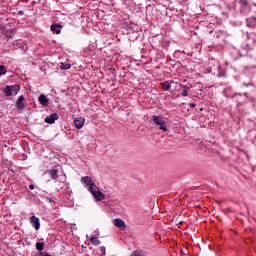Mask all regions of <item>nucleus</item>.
Instances as JSON below:
<instances>
[{
    "instance_id": "25",
    "label": "nucleus",
    "mask_w": 256,
    "mask_h": 256,
    "mask_svg": "<svg viewBox=\"0 0 256 256\" xmlns=\"http://www.w3.org/2000/svg\"><path fill=\"white\" fill-rule=\"evenodd\" d=\"M22 48L26 49V48H27V45L24 44V45L22 46Z\"/></svg>"
},
{
    "instance_id": "18",
    "label": "nucleus",
    "mask_w": 256,
    "mask_h": 256,
    "mask_svg": "<svg viewBox=\"0 0 256 256\" xmlns=\"http://www.w3.org/2000/svg\"><path fill=\"white\" fill-rule=\"evenodd\" d=\"M5 73H7V71H5V66L0 65V75H5Z\"/></svg>"
},
{
    "instance_id": "1",
    "label": "nucleus",
    "mask_w": 256,
    "mask_h": 256,
    "mask_svg": "<svg viewBox=\"0 0 256 256\" xmlns=\"http://www.w3.org/2000/svg\"><path fill=\"white\" fill-rule=\"evenodd\" d=\"M152 121L155 123V125L158 127V129H160V131H164L165 133H167V131H169V129L167 128V123L165 122L163 117L153 115Z\"/></svg>"
},
{
    "instance_id": "24",
    "label": "nucleus",
    "mask_w": 256,
    "mask_h": 256,
    "mask_svg": "<svg viewBox=\"0 0 256 256\" xmlns=\"http://www.w3.org/2000/svg\"><path fill=\"white\" fill-rule=\"evenodd\" d=\"M18 15H23V11H18Z\"/></svg>"
},
{
    "instance_id": "12",
    "label": "nucleus",
    "mask_w": 256,
    "mask_h": 256,
    "mask_svg": "<svg viewBox=\"0 0 256 256\" xmlns=\"http://www.w3.org/2000/svg\"><path fill=\"white\" fill-rule=\"evenodd\" d=\"M51 31L56 33V35H59L61 33V25L60 24H54L51 26Z\"/></svg>"
},
{
    "instance_id": "9",
    "label": "nucleus",
    "mask_w": 256,
    "mask_h": 256,
    "mask_svg": "<svg viewBox=\"0 0 256 256\" xmlns=\"http://www.w3.org/2000/svg\"><path fill=\"white\" fill-rule=\"evenodd\" d=\"M74 125L76 129H83V125H85V119L84 118H76L74 120Z\"/></svg>"
},
{
    "instance_id": "22",
    "label": "nucleus",
    "mask_w": 256,
    "mask_h": 256,
    "mask_svg": "<svg viewBox=\"0 0 256 256\" xmlns=\"http://www.w3.org/2000/svg\"><path fill=\"white\" fill-rule=\"evenodd\" d=\"M29 189H31V190L35 189V186L33 184H30Z\"/></svg>"
},
{
    "instance_id": "20",
    "label": "nucleus",
    "mask_w": 256,
    "mask_h": 256,
    "mask_svg": "<svg viewBox=\"0 0 256 256\" xmlns=\"http://www.w3.org/2000/svg\"><path fill=\"white\" fill-rule=\"evenodd\" d=\"M100 250H101L102 255H105V254H106V248H105V246L100 247Z\"/></svg>"
},
{
    "instance_id": "21",
    "label": "nucleus",
    "mask_w": 256,
    "mask_h": 256,
    "mask_svg": "<svg viewBox=\"0 0 256 256\" xmlns=\"http://www.w3.org/2000/svg\"><path fill=\"white\" fill-rule=\"evenodd\" d=\"M239 3H241V5L247 6V0H239Z\"/></svg>"
},
{
    "instance_id": "19",
    "label": "nucleus",
    "mask_w": 256,
    "mask_h": 256,
    "mask_svg": "<svg viewBox=\"0 0 256 256\" xmlns=\"http://www.w3.org/2000/svg\"><path fill=\"white\" fill-rule=\"evenodd\" d=\"M63 69H71V64H63L61 66Z\"/></svg>"
},
{
    "instance_id": "2",
    "label": "nucleus",
    "mask_w": 256,
    "mask_h": 256,
    "mask_svg": "<svg viewBox=\"0 0 256 256\" xmlns=\"http://www.w3.org/2000/svg\"><path fill=\"white\" fill-rule=\"evenodd\" d=\"M81 183H83L85 185V187H87L89 192L93 191V189H95V187H97V185H95V182H93V179H91V177H89V176L82 177Z\"/></svg>"
},
{
    "instance_id": "5",
    "label": "nucleus",
    "mask_w": 256,
    "mask_h": 256,
    "mask_svg": "<svg viewBox=\"0 0 256 256\" xmlns=\"http://www.w3.org/2000/svg\"><path fill=\"white\" fill-rule=\"evenodd\" d=\"M30 224L32 225V227H34L36 231H39V229H41V222L36 216L30 217Z\"/></svg>"
},
{
    "instance_id": "23",
    "label": "nucleus",
    "mask_w": 256,
    "mask_h": 256,
    "mask_svg": "<svg viewBox=\"0 0 256 256\" xmlns=\"http://www.w3.org/2000/svg\"><path fill=\"white\" fill-rule=\"evenodd\" d=\"M190 107H191L192 109H195V104L190 103Z\"/></svg>"
},
{
    "instance_id": "16",
    "label": "nucleus",
    "mask_w": 256,
    "mask_h": 256,
    "mask_svg": "<svg viewBox=\"0 0 256 256\" xmlns=\"http://www.w3.org/2000/svg\"><path fill=\"white\" fill-rule=\"evenodd\" d=\"M181 95H182V97H187L189 95V87L183 86Z\"/></svg>"
},
{
    "instance_id": "3",
    "label": "nucleus",
    "mask_w": 256,
    "mask_h": 256,
    "mask_svg": "<svg viewBox=\"0 0 256 256\" xmlns=\"http://www.w3.org/2000/svg\"><path fill=\"white\" fill-rule=\"evenodd\" d=\"M90 193L92 197L95 199V201H103L105 200V194L99 190V187L95 186L92 190H90Z\"/></svg>"
},
{
    "instance_id": "17",
    "label": "nucleus",
    "mask_w": 256,
    "mask_h": 256,
    "mask_svg": "<svg viewBox=\"0 0 256 256\" xmlns=\"http://www.w3.org/2000/svg\"><path fill=\"white\" fill-rule=\"evenodd\" d=\"M44 247H45V244H43V242H37L36 243V249L38 251H43Z\"/></svg>"
},
{
    "instance_id": "6",
    "label": "nucleus",
    "mask_w": 256,
    "mask_h": 256,
    "mask_svg": "<svg viewBox=\"0 0 256 256\" xmlns=\"http://www.w3.org/2000/svg\"><path fill=\"white\" fill-rule=\"evenodd\" d=\"M114 225L115 227H118V229H121V231H125V229H127V225L125 224V221H123L120 218L114 219Z\"/></svg>"
},
{
    "instance_id": "13",
    "label": "nucleus",
    "mask_w": 256,
    "mask_h": 256,
    "mask_svg": "<svg viewBox=\"0 0 256 256\" xmlns=\"http://www.w3.org/2000/svg\"><path fill=\"white\" fill-rule=\"evenodd\" d=\"M90 241H91L92 245H95V247L101 245V241L99 240V237H97V236H92L90 238Z\"/></svg>"
},
{
    "instance_id": "10",
    "label": "nucleus",
    "mask_w": 256,
    "mask_h": 256,
    "mask_svg": "<svg viewBox=\"0 0 256 256\" xmlns=\"http://www.w3.org/2000/svg\"><path fill=\"white\" fill-rule=\"evenodd\" d=\"M38 100L40 105H43L44 107H47V105H49V99H47V96H45V94H41Z\"/></svg>"
},
{
    "instance_id": "11",
    "label": "nucleus",
    "mask_w": 256,
    "mask_h": 256,
    "mask_svg": "<svg viewBox=\"0 0 256 256\" xmlns=\"http://www.w3.org/2000/svg\"><path fill=\"white\" fill-rule=\"evenodd\" d=\"M48 174L50 175L51 179H57V177H59V170L57 168H52L48 170Z\"/></svg>"
},
{
    "instance_id": "8",
    "label": "nucleus",
    "mask_w": 256,
    "mask_h": 256,
    "mask_svg": "<svg viewBox=\"0 0 256 256\" xmlns=\"http://www.w3.org/2000/svg\"><path fill=\"white\" fill-rule=\"evenodd\" d=\"M23 101H25V97L23 96H20L18 98V100L16 101V108L19 110V111H23V109H25V104L23 103Z\"/></svg>"
},
{
    "instance_id": "7",
    "label": "nucleus",
    "mask_w": 256,
    "mask_h": 256,
    "mask_svg": "<svg viewBox=\"0 0 256 256\" xmlns=\"http://www.w3.org/2000/svg\"><path fill=\"white\" fill-rule=\"evenodd\" d=\"M57 119H59V115H57V113H52L45 118V123H49L50 125H53V123H55Z\"/></svg>"
},
{
    "instance_id": "14",
    "label": "nucleus",
    "mask_w": 256,
    "mask_h": 256,
    "mask_svg": "<svg viewBox=\"0 0 256 256\" xmlns=\"http://www.w3.org/2000/svg\"><path fill=\"white\" fill-rule=\"evenodd\" d=\"M161 87L164 91H170L171 90V84L167 81L162 82Z\"/></svg>"
},
{
    "instance_id": "4",
    "label": "nucleus",
    "mask_w": 256,
    "mask_h": 256,
    "mask_svg": "<svg viewBox=\"0 0 256 256\" xmlns=\"http://www.w3.org/2000/svg\"><path fill=\"white\" fill-rule=\"evenodd\" d=\"M19 85L6 86L4 89V93L6 97H12V95H17L19 93Z\"/></svg>"
},
{
    "instance_id": "15",
    "label": "nucleus",
    "mask_w": 256,
    "mask_h": 256,
    "mask_svg": "<svg viewBox=\"0 0 256 256\" xmlns=\"http://www.w3.org/2000/svg\"><path fill=\"white\" fill-rule=\"evenodd\" d=\"M130 256H145V252H143L141 249H138L133 251Z\"/></svg>"
}]
</instances>
